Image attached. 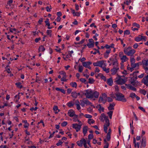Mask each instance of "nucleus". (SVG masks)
I'll return each instance as SVG.
<instances>
[{"label": "nucleus", "mask_w": 148, "mask_h": 148, "mask_svg": "<svg viewBox=\"0 0 148 148\" xmlns=\"http://www.w3.org/2000/svg\"><path fill=\"white\" fill-rule=\"evenodd\" d=\"M84 95L87 98L92 99L93 98H98L99 95V93L97 91L94 92L91 90H86L84 91Z\"/></svg>", "instance_id": "1"}, {"label": "nucleus", "mask_w": 148, "mask_h": 148, "mask_svg": "<svg viewBox=\"0 0 148 148\" xmlns=\"http://www.w3.org/2000/svg\"><path fill=\"white\" fill-rule=\"evenodd\" d=\"M127 78L125 77L124 76L118 75L116 78V82L117 84L122 85L125 84L127 80Z\"/></svg>", "instance_id": "2"}, {"label": "nucleus", "mask_w": 148, "mask_h": 148, "mask_svg": "<svg viewBox=\"0 0 148 148\" xmlns=\"http://www.w3.org/2000/svg\"><path fill=\"white\" fill-rule=\"evenodd\" d=\"M115 94L116 96L115 98L116 100L124 102L127 101V99L124 97V96L121 93L116 92Z\"/></svg>", "instance_id": "3"}, {"label": "nucleus", "mask_w": 148, "mask_h": 148, "mask_svg": "<svg viewBox=\"0 0 148 148\" xmlns=\"http://www.w3.org/2000/svg\"><path fill=\"white\" fill-rule=\"evenodd\" d=\"M107 95L105 93L103 94L102 96H100L99 102L100 103L102 102L103 103H105L107 101Z\"/></svg>", "instance_id": "4"}, {"label": "nucleus", "mask_w": 148, "mask_h": 148, "mask_svg": "<svg viewBox=\"0 0 148 148\" xmlns=\"http://www.w3.org/2000/svg\"><path fill=\"white\" fill-rule=\"evenodd\" d=\"M104 62H106V61L103 60L99 61L97 62L93 63V65L94 66H99L102 68L103 65L105 66H106V64L104 63Z\"/></svg>", "instance_id": "5"}, {"label": "nucleus", "mask_w": 148, "mask_h": 148, "mask_svg": "<svg viewBox=\"0 0 148 148\" xmlns=\"http://www.w3.org/2000/svg\"><path fill=\"white\" fill-rule=\"evenodd\" d=\"M83 66L86 68H88L91 70V68L90 66V65L92 64V62H84L82 63Z\"/></svg>", "instance_id": "6"}, {"label": "nucleus", "mask_w": 148, "mask_h": 148, "mask_svg": "<svg viewBox=\"0 0 148 148\" xmlns=\"http://www.w3.org/2000/svg\"><path fill=\"white\" fill-rule=\"evenodd\" d=\"M137 79V77L136 75L135 77L134 76L133 77H131L130 80L131 83L133 85L135 86V84L136 83V81L137 83L138 82L137 81H136Z\"/></svg>", "instance_id": "7"}, {"label": "nucleus", "mask_w": 148, "mask_h": 148, "mask_svg": "<svg viewBox=\"0 0 148 148\" xmlns=\"http://www.w3.org/2000/svg\"><path fill=\"white\" fill-rule=\"evenodd\" d=\"M109 60L112 62V65L113 66H116L119 65V64L118 63V61L115 57L114 58L111 57L109 59Z\"/></svg>", "instance_id": "8"}, {"label": "nucleus", "mask_w": 148, "mask_h": 148, "mask_svg": "<svg viewBox=\"0 0 148 148\" xmlns=\"http://www.w3.org/2000/svg\"><path fill=\"white\" fill-rule=\"evenodd\" d=\"M119 69V65L116 66L115 65L114 66L113 68L111 70V71L112 72V74L113 75H115Z\"/></svg>", "instance_id": "9"}, {"label": "nucleus", "mask_w": 148, "mask_h": 148, "mask_svg": "<svg viewBox=\"0 0 148 148\" xmlns=\"http://www.w3.org/2000/svg\"><path fill=\"white\" fill-rule=\"evenodd\" d=\"M72 127L76 130V132H77L80 129L81 127V125H79L76 123H74L72 124Z\"/></svg>", "instance_id": "10"}, {"label": "nucleus", "mask_w": 148, "mask_h": 148, "mask_svg": "<svg viewBox=\"0 0 148 148\" xmlns=\"http://www.w3.org/2000/svg\"><path fill=\"white\" fill-rule=\"evenodd\" d=\"M119 56L121 58L122 62H126L129 60V58L126 57L125 55L121 56V53H119Z\"/></svg>", "instance_id": "11"}, {"label": "nucleus", "mask_w": 148, "mask_h": 148, "mask_svg": "<svg viewBox=\"0 0 148 148\" xmlns=\"http://www.w3.org/2000/svg\"><path fill=\"white\" fill-rule=\"evenodd\" d=\"M146 146V139L145 137H143L141 141V144L140 148H145Z\"/></svg>", "instance_id": "12"}, {"label": "nucleus", "mask_w": 148, "mask_h": 148, "mask_svg": "<svg viewBox=\"0 0 148 148\" xmlns=\"http://www.w3.org/2000/svg\"><path fill=\"white\" fill-rule=\"evenodd\" d=\"M84 140H86L85 139L83 138H82L80 141H78L77 142V145L80 147L82 146L83 144L84 143Z\"/></svg>", "instance_id": "13"}, {"label": "nucleus", "mask_w": 148, "mask_h": 148, "mask_svg": "<svg viewBox=\"0 0 148 148\" xmlns=\"http://www.w3.org/2000/svg\"><path fill=\"white\" fill-rule=\"evenodd\" d=\"M142 63L143 68L147 67L148 66V59H144L142 61Z\"/></svg>", "instance_id": "14"}, {"label": "nucleus", "mask_w": 148, "mask_h": 148, "mask_svg": "<svg viewBox=\"0 0 148 148\" xmlns=\"http://www.w3.org/2000/svg\"><path fill=\"white\" fill-rule=\"evenodd\" d=\"M97 108L98 109V110L100 113L102 111L103 112L104 111V108L101 107L100 104L97 105L96 106Z\"/></svg>", "instance_id": "15"}, {"label": "nucleus", "mask_w": 148, "mask_h": 148, "mask_svg": "<svg viewBox=\"0 0 148 148\" xmlns=\"http://www.w3.org/2000/svg\"><path fill=\"white\" fill-rule=\"evenodd\" d=\"M136 51L134 49H130L127 55L128 56H132L135 53Z\"/></svg>", "instance_id": "16"}, {"label": "nucleus", "mask_w": 148, "mask_h": 148, "mask_svg": "<svg viewBox=\"0 0 148 148\" xmlns=\"http://www.w3.org/2000/svg\"><path fill=\"white\" fill-rule=\"evenodd\" d=\"M82 101L84 103L86 104V105H90L91 106H92V103L86 98H84Z\"/></svg>", "instance_id": "17"}, {"label": "nucleus", "mask_w": 148, "mask_h": 148, "mask_svg": "<svg viewBox=\"0 0 148 148\" xmlns=\"http://www.w3.org/2000/svg\"><path fill=\"white\" fill-rule=\"evenodd\" d=\"M75 112L73 110H70L68 113V115L71 117H73L75 114Z\"/></svg>", "instance_id": "18"}, {"label": "nucleus", "mask_w": 148, "mask_h": 148, "mask_svg": "<svg viewBox=\"0 0 148 148\" xmlns=\"http://www.w3.org/2000/svg\"><path fill=\"white\" fill-rule=\"evenodd\" d=\"M125 85L126 86L127 88H129L134 91H136V88L135 87L132 86L130 84H125Z\"/></svg>", "instance_id": "19"}, {"label": "nucleus", "mask_w": 148, "mask_h": 148, "mask_svg": "<svg viewBox=\"0 0 148 148\" xmlns=\"http://www.w3.org/2000/svg\"><path fill=\"white\" fill-rule=\"evenodd\" d=\"M107 83L109 86H112L113 83L112 78H110L108 79Z\"/></svg>", "instance_id": "20"}, {"label": "nucleus", "mask_w": 148, "mask_h": 148, "mask_svg": "<svg viewBox=\"0 0 148 148\" xmlns=\"http://www.w3.org/2000/svg\"><path fill=\"white\" fill-rule=\"evenodd\" d=\"M141 64H142L140 62L136 63H133V64H131V66L134 68L136 67H138L139 64L141 65Z\"/></svg>", "instance_id": "21"}, {"label": "nucleus", "mask_w": 148, "mask_h": 148, "mask_svg": "<svg viewBox=\"0 0 148 148\" xmlns=\"http://www.w3.org/2000/svg\"><path fill=\"white\" fill-rule=\"evenodd\" d=\"M131 49H132V47H129L127 48H125L124 50V52L125 54L127 55L129 51Z\"/></svg>", "instance_id": "22"}, {"label": "nucleus", "mask_w": 148, "mask_h": 148, "mask_svg": "<svg viewBox=\"0 0 148 148\" xmlns=\"http://www.w3.org/2000/svg\"><path fill=\"white\" fill-rule=\"evenodd\" d=\"M115 104L114 103L110 104V106L108 108V109L109 110H113L114 109V108L115 106Z\"/></svg>", "instance_id": "23"}, {"label": "nucleus", "mask_w": 148, "mask_h": 148, "mask_svg": "<svg viewBox=\"0 0 148 148\" xmlns=\"http://www.w3.org/2000/svg\"><path fill=\"white\" fill-rule=\"evenodd\" d=\"M88 127L86 126H84L83 129V132L84 136H85L87 131Z\"/></svg>", "instance_id": "24"}, {"label": "nucleus", "mask_w": 148, "mask_h": 148, "mask_svg": "<svg viewBox=\"0 0 148 148\" xmlns=\"http://www.w3.org/2000/svg\"><path fill=\"white\" fill-rule=\"evenodd\" d=\"M53 110L55 112V114H57L60 111V110L58 109V107L55 106L53 108Z\"/></svg>", "instance_id": "25"}, {"label": "nucleus", "mask_w": 148, "mask_h": 148, "mask_svg": "<svg viewBox=\"0 0 148 148\" xmlns=\"http://www.w3.org/2000/svg\"><path fill=\"white\" fill-rule=\"evenodd\" d=\"M144 37V36H142L141 37H137L135 38V40L137 42H139L143 39L142 38Z\"/></svg>", "instance_id": "26"}, {"label": "nucleus", "mask_w": 148, "mask_h": 148, "mask_svg": "<svg viewBox=\"0 0 148 148\" xmlns=\"http://www.w3.org/2000/svg\"><path fill=\"white\" fill-rule=\"evenodd\" d=\"M55 89L57 91H60L64 94L65 93V91L64 89H60L58 88H56Z\"/></svg>", "instance_id": "27"}, {"label": "nucleus", "mask_w": 148, "mask_h": 148, "mask_svg": "<svg viewBox=\"0 0 148 148\" xmlns=\"http://www.w3.org/2000/svg\"><path fill=\"white\" fill-rule=\"evenodd\" d=\"M71 96L74 98H76L77 97V92L75 91L71 93Z\"/></svg>", "instance_id": "28"}, {"label": "nucleus", "mask_w": 148, "mask_h": 148, "mask_svg": "<svg viewBox=\"0 0 148 148\" xmlns=\"http://www.w3.org/2000/svg\"><path fill=\"white\" fill-rule=\"evenodd\" d=\"M45 50V49L42 45H41L39 48V51H44Z\"/></svg>", "instance_id": "29"}, {"label": "nucleus", "mask_w": 148, "mask_h": 148, "mask_svg": "<svg viewBox=\"0 0 148 148\" xmlns=\"http://www.w3.org/2000/svg\"><path fill=\"white\" fill-rule=\"evenodd\" d=\"M143 83L146 86L148 87V79H147L145 78H143Z\"/></svg>", "instance_id": "30"}, {"label": "nucleus", "mask_w": 148, "mask_h": 148, "mask_svg": "<svg viewBox=\"0 0 148 148\" xmlns=\"http://www.w3.org/2000/svg\"><path fill=\"white\" fill-rule=\"evenodd\" d=\"M15 85L17 87L20 89L22 88L23 86L21 85V83L20 82H16L15 83Z\"/></svg>", "instance_id": "31"}, {"label": "nucleus", "mask_w": 148, "mask_h": 148, "mask_svg": "<svg viewBox=\"0 0 148 148\" xmlns=\"http://www.w3.org/2000/svg\"><path fill=\"white\" fill-rule=\"evenodd\" d=\"M105 120L106 123L104 125H107V126H109L110 123L109 120L108 119V118H106V119H105Z\"/></svg>", "instance_id": "32"}, {"label": "nucleus", "mask_w": 148, "mask_h": 148, "mask_svg": "<svg viewBox=\"0 0 148 148\" xmlns=\"http://www.w3.org/2000/svg\"><path fill=\"white\" fill-rule=\"evenodd\" d=\"M74 103L72 101H70L68 102L67 104V105L69 106V107L71 108L72 106H73L74 105Z\"/></svg>", "instance_id": "33"}, {"label": "nucleus", "mask_w": 148, "mask_h": 148, "mask_svg": "<svg viewBox=\"0 0 148 148\" xmlns=\"http://www.w3.org/2000/svg\"><path fill=\"white\" fill-rule=\"evenodd\" d=\"M105 66L104 67H102L103 70V71H105L106 73H108L109 72L110 69L109 68H106Z\"/></svg>", "instance_id": "34"}, {"label": "nucleus", "mask_w": 148, "mask_h": 148, "mask_svg": "<svg viewBox=\"0 0 148 148\" xmlns=\"http://www.w3.org/2000/svg\"><path fill=\"white\" fill-rule=\"evenodd\" d=\"M86 45L89 48H90L94 47V43H88Z\"/></svg>", "instance_id": "35"}, {"label": "nucleus", "mask_w": 148, "mask_h": 148, "mask_svg": "<svg viewBox=\"0 0 148 148\" xmlns=\"http://www.w3.org/2000/svg\"><path fill=\"white\" fill-rule=\"evenodd\" d=\"M113 112L112 111H110L107 113V114H108V116L109 117L110 119H112Z\"/></svg>", "instance_id": "36"}, {"label": "nucleus", "mask_w": 148, "mask_h": 148, "mask_svg": "<svg viewBox=\"0 0 148 148\" xmlns=\"http://www.w3.org/2000/svg\"><path fill=\"white\" fill-rule=\"evenodd\" d=\"M52 30H48L47 31V35H49L50 37H51L52 36Z\"/></svg>", "instance_id": "37"}, {"label": "nucleus", "mask_w": 148, "mask_h": 148, "mask_svg": "<svg viewBox=\"0 0 148 148\" xmlns=\"http://www.w3.org/2000/svg\"><path fill=\"white\" fill-rule=\"evenodd\" d=\"M95 80L93 78H89L88 79V83L90 84H93Z\"/></svg>", "instance_id": "38"}, {"label": "nucleus", "mask_w": 148, "mask_h": 148, "mask_svg": "<svg viewBox=\"0 0 148 148\" xmlns=\"http://www.w3.org/2000/svg\"><path fill=\"white\" fill-rule=\"evenodd\" d=\"M70 85L72 87H75L76 88L77 86V83L76 82H71L70 83Z\"/></svg>", "instance_id": "39"}, {"label": "nucleus", "mask_w": 148, "mask_h": 148, "mask_svg": "<svg viewBox=\"0 0 148 148\" xmlns=\"http://www.w3.org/2000/svg\"><path fill=\"white\" fill-rule=\"evenodd\" d=\"M95 122V121L91 119H88V123L89 124H93Z\"/></svg>", "instance_id": "40"}, {"label": "nucleus", "mask_w": 148, "mask_h": 148, "mask_svg": "<svg viewBox=\"0 0 148 148\" xmlns=\"http://www.w3.org/2000/svg\"><path fill=\"white\" fill-rule=\"evenodd\" d=\"M74 116V117L73 118V121L75 122H76L78 120V115H77L75 114Z\"/></svg>", "instance_id": "41"}, {"label": "nucleus", "mask_w": 148, "mask_h": 148, "mask_svg": "<svg viewBox=\"0 0 148 148\" xmlns=\"http://www.w3.org/2000/svg\"><path fill=\"white\" fill-rule=\"evenodd\" d=\"M109 126H107V125H104L103 127H104V130L105 132L107 133V130H108V127Z\"/></svg>", "instance_id": "42"}, {"label": "nucleus", "mask_w": 148, "mask_h": 148, "mask_svg": "<svg viewBox=\"0 0 148 148\" xmlns=\"http://www.w3.org/2000/svg\"><path fill=\"white\" fill-rule=\"evenodd\" d=\"M136 95L135 93H131L130 94V97H131L132 98H134L136 96Z\"/></svg>", "instance_id": "43"}, {"label": "nucleus", "mask_w": 148, "mask_h": 148, "mask_svg": "<svg viewBox=\"0 0 148 148\" xmlns=\"http://www.w3.org/2000/svg\"><path fill=\"white\" fill-rule=\"evenodd\" d=\"M110 136L111 134H109V133H107L106 136V138L107 140L108 141H109L110 140Z\"/></svg>", "instance_id": "44"}, {"label": "nucleus", "mask_w": 148, "mask_h": 148, "mask_svg": "<svg viewBox=\"0 0 148 148\" xmlns=\"http://www.w3.org/2000/svg\"><path fill=\"white\" fill-rule=\"evenodd\" d=\"M130 34V32L129 30H126L124 31V34L125 35H129Z\"/></svg>", "instance_id": "45"}, {"label": "nucleus", "mask_w": 148, "mask_h": 148, "mask_svg": "<svg viewBox=\"0 0 148 148\" xmlns=\"http://www.w3.org/2000/svg\"><path fill=\"white\" fill-rule=\"evenodd\" d=\"M81 13L80 12H75V13L74 14V15H73V16H80V14Z\"/></svg>", "instance_id": "46"}, {"label": "nucleus", "mask_w": 148, "mask_h": 148, "mask_svg": "<svg viewBox=\"0 0 148 148\" xmlns=\"http://www.w3.org/2000/svg\"><path fill=\"white\" fill-rule=\"evenodd\" d=\"M83 67L82 66H79L78 71L79 72H82L83 70Z\"/></svg>", "instance_id": "47"}, {"label": "nucleus", "mask_w": 148, "mask_h": 148, "mask_svg": "<svg viewBox=\"0 0 148 148\" xmlns=\"http://www.w3.org/2000/svg\"><path fill=\"white\" fill-rule=\"evenodd\" d=\"M140 92L144 95H145L147 93L146 91L144 90H140Z\"/></svg>", "instance_id": "48"}, {"label": "nucleus", "mask_w": 148, "mask_h": 148, "mask_svg": "<svg viewBox=\"0 0 148 148\" xmlns=\"http://www.w3.org/2000/svg\"><path fill=\"white\" fill-rule=\"evenodd\" d=\"M133 25L136 27H137L138 28H139L140 27V26L137 23H134L133 24Z\"/></svg>", "instance_id": "49"}, {"label": "nucleus", "mask_w": 148, "mask_h": 148, "mask_svg": "<svg viewBox=\"0 0 148 148\" xmlns=\"http://www.w3.org/2000/svg\"><path fill=\"white\" fill-rule=\"evenodd\" d=\"M67 124V123L66 121H64L61 124V126L62 127L66 126Z\"/></svg>", "instance_id": "50"}, {"label": "nucleus", "mask_w": 148, "mask_h": 148, "mask_svg": "<svg viewBox=\"0 0 148 148\" xmlns=\"http://www.w3.org/2000/svg\"><path fill=\"white\" fill-rule=\"evenodd\" d=\"M93 135L92 134H90L88 136V139H91L93 138Z\"/></svg>", "instance_id": "51"}, {"label": "nucleus", "mask_w": 148, "mask_h": 148, "mask_svg": "<svg viewBox=\"0 0 148 148\" xmlns=\"http://www.w3.org/2000/svg\"><path fill=\"white\" fill-rule=\"evenodd\" d=\"M66 76H63V77L61 78V81H64L66 82L67 81V79H66Z\"/></svg>", "instance_id": "52"}, {"label": "nucleus", "mask_w": 148, "mask_h": 148, "mask_svg": "<svg viewBox=\"0 0 148 148\" xmlns=\"http://www.w3.org/2000/svg\"><path fill=\"white\" fill-rule=\"evenodd\" d=\"M130 62H131V64H133V63H134L135 62V60L134 59V58H131L130 59Z\"/></svg>", "instance_id": "53"}, {"label": "nucleus", "mask_w": 148, "mask_h": 148, "mask_svg": "<svg viewBox=\"0 0 148 148\" xmlns=\"http://www.w3.org/2000/svg\"><path fill=\"white\" fill-rule=\"evenodd\" d=\"M45 23L46 24L45 26H46L47 25H49L48 24H50L49 22V19L47 18L46 20L45 21Z\"/></svg>", "instance_id": "54"}, {"label": "nucleus", "mask_w": 148, "mask_h": 148, "mask_svg": "<svg viewBox=\"0 0 148 148\" xmlns=\"http://www.w3.org/2000/svg\"><path fill=\"white\" fill-rule=\"evenodd\" d=\"M45 23L46 24L45 26H46L47 25H49L48 24H50L49 22V19L47 18L46 20L45 21Z\"/></svg>", "instance_id": "55"}, {"label": "nucleus", "mask_w": 148, "mask_h": 148, "mask_svg": "<svg viewBox=\"0 0 148 148\" xmlns=\"http://www.w3.org/2000/svg\"><path fill=\"white\" fill-rule=\"evenodd\" d=\"M84 116L86 118H91L92 117V116L91 115L88 114H86L84 115Z\"/></svg>", "instance_id": "56"}, {"label": "nucleus", "mask_w": 148, "mask_h": 148, "mask_svg": "<svg viewBox=\"0 0 148 148\" xmlns=\"http://www.w3.org/2000/svg\"><path fill=\"white\" fill-rule=\"evenodd\" d=\"M50 8H49V6H47L46 8V9H47V11L48 12H50L51 11L50 9H51V6L50 5Z\"/></svg>", "instance_id": "57"}, {"label": "nucleus", "mask_w": 148, "mask_h": 148, "mask_svg": "<svg viewBox=\"0 0 148 148\" xmlns=\"http://www.w3.org/2000/svg\"><path fill=\"white\" fill-rule=\"evenodd\" d=\"M138 44L137 43H136L134 44V45L133 47V48L134 49H136L138 48Z\"/></svg>", "instance_id": "58"}, {"label": "nucleus", "mask_w": 148, "mask_h": 148, "mask_svg": "<svg viewBox=\"0 0 148 148\" xmlns=\"http://www.w3.org/2000/svg\"><path fill=\"white\" fill-rule=\"evenodd\" d=\"M101 78L102 79H103L105 81H106V77L103 75H101Z\"/></svg>", "instance_id": "59"}, {"label": "nucleus", "mask_w": 148, "mask_h": 148, "mask_svg": "<svg viewBox=\"0 0 148 148\" xmlns=\"http://www.w3.org/2000/svg\"><path fill=\"white\" fill-rule=\"evenodd\" d=\"M127 69L128 70H130L131 72H132L134 70V68L133 67H130L127 66Z\"/></svg>", "instance_id": "60"}, {"label": "nucleus", "mask_w": 148, "mask_h": 148, "mask_svg": "<svg viewBox=\"0 0 148 148\" xmlns=\"http://www.w3.org/2000/svg\"><path fill=\"white\" fill-rule=\"evenodd\" d=\"M101 117L102 118H104V119H106V118H108V117L106 116L105 115V114H104V113H103L101 115Z\"/></svg>", "instance_id": "61"}, {"label": "nucleus", "mask_w": 148, "mask_h": 148, "mask_svg": "<svg viewBox=\"0 0 148 148\" xmlns=\"http://www.w3.org/2000/svg\"><path fill=\"white\" fill-rule=\"evenodd\" d=\"M88 41L89 42V43H94V42L93 40L92 39H88Z\"/></svg>", "instance_id": "62"}, {"label": "nucleus", "mask_w": 148, "mask_h": 148, "mask_svg": "<svg viewBox=\"0 0 148 148\" xmlns=\"http://www.w3.org/2000/svg\"><path fill=\"white\" fill-rule=\"evenodd\" d=\"M138 108L140 110L144 112H145V110L143 107L139 106Z\"/></svg>", "instance_id": "63"}, {"label": "nucleus", "mask_w": 148, "mask_h": 148, "mask_svg": "<svg viewBox=\"0 0 148 148\" xmlns=\"http://www.w3.org/2000/svg\"><path fill=\"white\" fill-rule=\"evenodd\" d=\"M62 143V142L60 140L59 141V142L56 144V145L58 146H60L61 145Z\"/></svg>", "instance_id": "64"}]
</instances>
